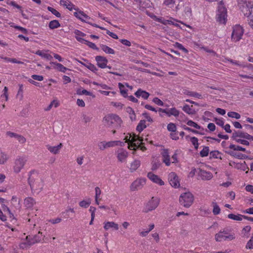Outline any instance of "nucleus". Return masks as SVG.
Listing matches in <instances>:
<instances>
[{
	"instance_id": "nucleus-1",
	"label": "nucleus",
	"mask_w": 253,
	"mask_h": 253,
	"mask_svg": "<svg viewBox=\"0 0 253 253\" xmlns=\"http://www.w3.org/2000/svg\"><path fill=\"white\" fill-rule=\"evenodd\" d=\"M235 237L236 235L233 229L230 226L225 227L215 235V240L218 242L223 241H231Z\"/></svg>"
},
{
	"instance_id": "nucleus-2",
	"label": "nucleus",
	"mask_w": 253,
	"mask_h": 253,
	"mask_svg": "<svg viewBox=\"0 0 253 253\" xmlns=\"http://www.w3.org/2000/svg\"><path fill=\"white\" fill-rule=\"evenodd\" d=\"M102 122L105 126L114 128L120 127L122 123L121 119L119 116L114 114L106 115L103 118Z\"/></svg>"
},
{
	"instance_id": "nucleus-3",
	"label": "nucleus",
	"mask_w": 253,
	"mask_h": 253,
	"mask_svg": "<svg viewBox=\"0 0 253 253\" xmlns=\"http://www.w3.org/2000/svg\"><path fill=\"white\" fill-rule=\"evenodd\" d=\"M125 139L126 140L125 142L128 143V148L130 150H136L138 148H140L142 151L146 149L144 146H141L143 143V138L142 137L133 134L132 137L130 136L129 138L126 136Z\"/></svg>"
},
{
	"instance_id": "nucleus-4",
	"label": "nucleus",
	"mask_w": 253,
	"mask_h": 253,
	"mask_svg": "<svg viewBox=\"0 0 253 253\" xmlns=\"http://www.w3.org/2000/svg\"><path fill=\"white\" fill-rule=\"evenodd\" d=\"M42 233L39 231L37 235L27 236L25 240L20 244V248L22 249H27L35 243L40 242L42 239Z\"/></svg>"
},
{
	"instance_id": "nucleus-5",
	"label": "nucleus",
	"mask_w": 253,
	"mask_h": 253,
	"mask_svg": "<svg viewBox=\"0 0 253 253\" xmlns=\"http://www.w3.org/2000/svg\"><path fill=\"white\" fill-rule=\"evenodd\" d=\"M28 181L32 190H41L43 188V183L41 179L38 177L37 172H30Z\"/></svg>"
},
{
	"instance_id": "nucleus-6",
	"label": "nucleus",
	"mask_w": 253,
	"mask_h": 253,
	"mask_svg": "<svg viewBox=\"0 0 253 253\" xmlns=\"http://www.w3.org/2000/svg\"><path fill=\"white\" fill-rule=\"evenodd\" d=\"M253 8V1L251 0L238 1V9L240 11V14L249 17L252 14Z\"/></svg>"
},
{
	"instance_id": "nucleus-7",
	"label": "nucleus",
	"mask_w": 253,
	"mask_h": 253,
	"mask_svg": "<svg viewBox=\"0 0 253 253\" xmlns=\"http://www.w3.org/2000/svg\"><path fill=\"white\" fill-rule=\"evenodd\" d=\"M179 201L180 205L185 208H189L194 202V196L189 192H185L181 194Z\"/></svg>"
},
{
	"instance_id": "nucleus-8",
	"label": "nucleus",
	"mask_w": 253,
	"mask_h": 253,
	"mask_svg": "<svg viewBox=\"0 0 253 253\" xmlns=\"http://www.w3.org/2000/svg\"><path fill=\"white\" fill-rule=\"evenodd\" d=\"M216 19L219 23L225 24L226 22L227 10L222 1L219 3Z\"/></svg>"
},
{
	"instance_id": "nucleus-9",
	"label": "nucleus",
	"mask_w": 253,
	"mask_h": 253,
	"mask_svg": "<svg viewBox=\"0 0 253 253\" xmlns=\"http://www.w3.org/2000/svg\"><path fill=\"white\" fill-rule=\"evenodd\" d=\"M27 161V157L26 156H19L15 160L13 167V170L15 173H19L24 168Z\"/></svg>"
},
{
	"instance_id": "nucleus-10",
	"label": "nucleus",
	"mask_w": 253,
	"mask_h": 253,
	"mask_svg": "<svg viewBox=\"0 0 253 253\" xmlns=\"http://www.w3.org/2000/svg\"><path fill=\"white\" fill-rule=\"evenodd\" d=\"M168 180L170 185L177 188L180 186V181L177 175L174 172H171L168 175Z\"/></svg>"
},
{
	"instance_id": "nucleus-11",
	"label": "nucleus",
	"mask_w": 253,
	"mask_h": 253,
	"mask_svg": "<svg viewBox=\"0 0 253 253\" xmlns=\"http://www.w3.org/2000/svg\"><path fill=\"white\" fill-rule=\"evenodd\" d=\"M115 154L119 162L126 163V159L128 156V153L126 150L123 148H119L116 151Z\"/></svg>"
},
{
	"instance_id": "nucleus-12",
	"label": "nucleus",
	"mask_w": 253,
	"mask_h": 253,
	"mask_svg": "<svg viewBox=\"0 0 253 253\" xmlns=\"http://www.w3.org/2000/svg\"><path fill=\"white\" fill-rule=\"evenodd\" d=\"M159 199L156 197H152L147 203L145 208V212H148L155 210L159 204Z\"/></svg>"
},
{
	"instance_id": "nucleus-13",
	"label": "nucleus",
	"mask_w": 253,
	"mask_h": 253,
	"mask_svg": "<svg viewBox=\"0 0 253 253\" xmlns=\"http://www.w3.org/2000/svg\"><path fill=\"white\" fill-rule=\"evenodd\" d=\"M146 183L145 178H139L135 180L130 185V189L131 191H135L140 188Z\"/></svg>"
},
{
	"instance_id": "nucleus-14",
	"label": "nucleus",
	"mask_w": 253,
	"mask_h": 253,
	"mask_svg": "<svg viewBox=\"0 0 253 253\" xmlns=\"http://www.w3.org/2000/svg\"><path fill=\"white\" fill-rule=\"evenodd\" d=\"M147 177L153 182L162 186L164 185V182L157 175L154 174L151 172L147 174Z\"/></svg>"
},
{
	"instance_id": "nucleus-15",
	"label": "nucleus",
	"mask_w": 253,
	"mask_h": 253,
	"mask_svg": "<svg viewBox=\"0 0 253 253\" xmlns=\"http://www.w3.org/2000/svg\"><path fill=\"white\" fill-rule=\"evenodd\" d=\"M95 60L99 67L103 69L106 68L108 60L106 57L99 55L96 56L95 57Z\"/></svg>"
},
{
	"instance_id": "nucleus-16",
	"label": "nucleus",
	"mask_w": 253,
	"mask_h": 253,
	"mask_svg": "<svg viewBox=\"0 0 253 253\" xmlns=\"http://www.w3.org/2000/svg\"><path fill=\"white\" fill-rule=\"evenodd\" d=\"M75 16H76L77 18L81 20L82 21L85 22L87 23H89L88 20L90 19V18L85 14L84 12L82 11H80L79 12H75L74 13Z\"/></svg>"
},
{
	"instance_id": "nucleus-17",
	"label": "nucleus",
	"mask_w": 253,
	"mask_h": 253,
	"mask_svg": "<svg viewBox=\"0 0 253 253\" xmlns=\"http://www.w3.org/2000/svg\"><path fill=\"white\" fill-rule=\"evenodd\" d=\"M163 162L167 166H169L170 165V155L168 149H164L161 153Z\"/></svg>"
},
{
	"instance_id": "nucleus-18",
	"label": "nucleus",
	"mask_w": 253,
	"mask_h": 253,
	"mask_svg": "<svg viewBox=\"0 0 253 253\" xmlns=\"http://www.w3.org/2000/svg\"><path fill=\"white\" fill-rule=\"evenodd\" d=\"M46 147L50 153L53 154H57L59 153L60 149L62 147V144L60 143L58 145L54 146L48 144L46 145Z\"/></svg>"
},
{
	"instance_id": "nucleus-19",
	"label": "nucleus",
	"mask_w": 253,
	"mask_h": 253,
	"mask_svg": "<svg viewBox=\"0 0 253 253\" xmlns=\"http://www.w3.org/2000/svg\"><path fill=\"white\" fill-rule=\"evenodd\" d=\"M199 175L203 180H208L212 177V174L209 171L200 169Z\"/></svg>"
},
{
	"instance_id": "nucleus-20",
	"label": "nucleus",
	"mask_w": 253,
	"mask_h": 253,
	"mask_svg": "<svg viewBox=\"0 0 253 253\" xmlns=\"http://www.w3.org/2000/svg\"><path fill=\"white\" fill-rule=\"evenodd\" d=\"M36 204V201L32 197H27L25 199L24 201V206L27 209H31L33 208L34 206Z\"/></svg>"
},
{
	"instance_id": "nucleus-21",
	"label": "nucleus",
	"mask_w": 253,
	"mask_h": 253,
	"mask_svg": "<svg viewBox=\"0 0 253 253\" xmlns=\"http://www.w3.org/2000/svg\"><path fill=\"white\" fill-rule=\"evenodd\" d=\"M134 95L138 98L142 97L144 99H147L150 96L149 92L139 88L134 93Z\"/></svg>"
},
{
	"instance_id": "nucleus-22",
	"label": "nucleus",
	"mask_w": 253,
	"mask_h": 253,
	"mask_svg": "<svg viewBox=\"0 0 253 253\" xmlns=\"http://www.w3.org/2000/svg\"><path fill=\"white\" fill-rule=\"evenodd\" d=\"M104 228L106 230H109L110 228H113L115 230L119 229V225L113 221H108L104 223Z\"/></svg>"
},
{
	"instance_id": "nucleus-23",
	"label": "nucleus",
	"mask_w": 253,
	"mask_h": 253,
	"mask_svg": "<svg viewBox=\"0 0 253 253\" xmlns=\"http://www.w3.org/2000/svg\"><path fill=\"white\" fill-rule=\"evenodd\" d=\"M50 64L51 65H53V66L52 67L53 69H57L61 72L65 73L67 70V68L66 67H64L62 64L60 63H58L57 62H51Z\"/></svg>"
},
{
	"instance_id": "nucleus-24",
	"label": "nucleus",
	"mask_w": 253,
	"mask_h": 253,
	"mask_svg": "<svg viewBox=\"0 0 253 253\" xmlns=\"http://www.w3.org/2000/svg\"><path fill=\"white\" fill-rule=\"evenodd\" d=\"M184 16L186 18H190L192 16L191 8L188 3L184 4Z\"/></svg>"
},
{
	"instance_id": "nucleus-25",
	"label": "nucleus",
	"mask_w": 253,
	"mask_h": 253,
	"mask_svg": "<svg viewBox=\"0 0 253 253\" xmlns=\"http://www.w3.org/2000/svg\"><path fill=\"white\" fill-rule=\"evenodd\" d=\"M179 115V111L174 107L167 109V115L169 117L171 116L177 117Z\"/></svg>"
},
{
	"instance_id": "nucleus-26",
	"label": "nucleus",
	"mask_w": 253,
	"mask_h": 253,
	"mask_svg": "<svg viewBox=\"0 0 253 253\" xmlns=\"http://www.w3.org/2000/svg\"><path fill=\"white\" fill-rule=\"evenodd\" d=\"M0 58L5 60L7 62H11L13 63H17L19 64H23L24 62L17 60L16 58H11L7 57H4L0 55Z\"/></svg>"
},
{
	"instance_id": "nucleus-27",
	"label": "nucleus",
	"mask_w": 253,
	"mask_h": 253,
	"mask_svg": "<svg viewBox=\"0 0 253 253\" xmlns=\"http://www.w3.org/2000/svg\"><path fill=\"white\" fill-rule=\"evenodd\" d=\"M9 159V157L0 149V165L4 164Z\"/></svg>"
},
{
	"instance_id": "nucleus-28",
	"label": "nucleus",
	"mask_w": 253,
	"mask_h": 253,
	"mask_svg": "<svg viewBox=\"0 0 253 253\" xmlns=\"http://www.w3.org/2000/svg\"><path fill=\"white\" fill-rule=\"evenodd\" d=\"M107 148L114 147L116 145H120L121 146H124L125 143L120 141H111L106 142Z\"/></svg>"
},
{
	"instance_id": "nucleus-29",
	"label": "nucleus",
	"mask_w": 253,
	"mask_h": 253,
	"mask_svg": "<svg viewBox=\"0 0 253 253\" xmlns=\"http://www.w3.org/2000/svg\"><path fill=\"white\" fill-rule=\"evenodd\" d=\"M140 166V161L138 160H135L131 163L130 170L133 172L136 170Z\"/></svg>"
},
{
	"instance_id": "nucleus-30",
	"label": "nucleus",
	"mask_w": 253,
	"mask_h": 253,
	"mask_svg": "<svg viewBox=\"0 0 253 253\" xmlns=\"http://www.w3.org/2000/svg\"><path fill=\"white\" fill-rule=\"evenodd\" d=\"M100 46L101 49L106 53L112 54H115V51L112 48L104 44H101Z\"/></svg>"
},
{
	"instance_id": "nucleus-31",
	"label": "nucleus",
	"mask_w": 253,
	"mask_h": 253,
	"mask_svg": "<svg viewBox=\"0 0 253 253\" xmlns=\"http://www.w3.org/2000/svg\"><path fill=\"white\" fill-rule=\"evenodd\" d=\"M184 93L188 96L196 97L199 99H201L202 96L201 94L194 91H191L189 90H186Z\"/></svg>"
},
{
	"instance_id": "nucleus-32",
	"label": "nucleus",
	"mask_w": 253,
	"mask_h": 253,
	"mask_svg": "<svg viewBox=\"0 0 253 253\" xmlns=\"http://www.w3.org/2000/svg\"><path fill=\"white\" fill-rule=\"evenodd\" d=\"M222 154L218 151H212L210 153V158L211 159H222Z\"/></svg>"
},
{
	"instance_id": "nucleus-33",
	"label": "nucleus",
	"mask_w": 253,
	"mask_h": 253,
	"mask_svg": "<svg viewBox=\"0 0 253 253\" xmlns=\"http://www.w3.org/2000/svg\"><path fill=\"white\" fill-rule=\"evenodd\" d=\"M251 229L250 226H246L242 229L241 233V235L244 237H248Z\"/></svg>"
},
{
	"instance_id": "nucleus-34",
	"label": "nucleus",
	"mask_w": 253,
	"mask_h": 253,
	"mask_svg": "<svg viewBox=\"0 0 253 253\" xmlns=\"http://www.w3.org/2000/svg\"><path fill=\"white\" fill-rule=\"evenodd\" d=\"M60 26V24L58 20H53L49 23V27L50 29H54Z\"/></svg>"
},
{
	"instance_id": "nucleus-35",
	"label": "nucleus",
	"mask_w": 253,
	"mask_h": 253,
	"mask_svg": "<svg viewBox=\"0 0 253 253\" xmlns=\"http://www.w3.org/2000/svg\"><path fill=\"white\" fill-rule=\"evenodd\" d=\"M145 120H141L136 127V130L139 132H141L144 128L146 127Z\"/></svg>"
},
{
	"instance_id": "nucleus-36",
	"label": "nucleus",
	"mask_w": 253,
	"mask_h": 253,
	"mask_svg": "<svg viewBox=\"0 0 253 253\" xmlns=\"http://www.w3.org/2000/svg\"><path fill=\"white\" fill-rule=\"evenodd\" d=\"M74 213L75 211L74 209L68 208L65 210V211L61 213V216L64 218H68L70 217V212Z\"/></svg>"
},
{
	"instance_id": "nucleus-37",
	"label": "nucleus",
	"mask_w": 253,
	"mask_h": 253,
	"mask_svg": "<svg viewBox=\"0 0 253 253\" xmlns=\"http://www.w3.org/2000/svg\"><path fill=\"white\" fill-rule=\"evenodd\" d=\"M81 63L93 72H95L97 71L96 67L93 64L87 62L86 63H84L83 62H81Z\"/></svg>"
},
{
	"instance_id": "nucleus-38",
	"label": "nucleus",
	"mask_w": 253,
	"mask_h": 253,
	"mask_svg": "<svg viewBox=\"0 0 253 253\" xmlns=\"http://www.w3.org/2000/svg\"><path fill=\"white\" fill-rule=\"evenodd\" d=\"M238 137H243L248 140H253V136L246 132H242L238 131Z\"/></svg>"
},
{
	"instance_id": "nucleus-39",
	"label": "nucleus",
	"mask_w": 253,
	"mask_h": 253,
	"mask_svg": "<svg viewBox=\"0 0 253 253\" xmlns=\"http://www.w3.org/2000/svg\"><path fill=\"white\" fill-rule=\"evenodd\" d=\"M209 152V147L208 146H205L200 153V156L202 157H207L208 156Z\"/></svg>"
},
{
	"instance_id": "nucleus-40",
	"label": "nucleus",
	"mask_w": 253,
	"mask_h": 253,
	"mask_svg": "<svg viewBox=\"0 0 253 253\" xmlns=\"http://www.w3.org/2000/svg\"><path fill=\"white\" fill-rule=\"evenodd\" d=\"M91 201L90 199H88L86 201L83 200L79 203L80 207L84 208H87L90 204Z\"/></svg>"
},
{
	"instance_id": "nucleus-41",
	"label": "nucleus",
	"mask_w": 253,
	"mask_h": 253,
	"mask_svg": "<svg viewBox=\"0 0 253 253\" xmlns=\"http://www.w3.org/2000/svg\"><path fill=\"white\" fill-rule=\"evenodd\" d=\"M167 129L169 131L175 132L176 130V126L174 124L170 123L168 125Z\"/></svg>"
},
{
	"instance_id": "nucleus-42",
	"label": "nucleus",
	"mask_w": 253,
	"mask_h": 253,
	"mask_svg": "<svg viewBox=\"0 0 253 253\" xmlns=\"http://www.w3.org/2000/svg\"><path fill=\"white\" fill-rule=\"evenodd\" d=\"M127 112L129 113L130 115V119L133 121L136 120V115L135 114L134 110L130 107H128L127 108Z\"/></svg>"
},
{
	"instance_id": "nucleus-43",
	"label": "nucleus",
	"mask_w": 253,
	"mask_h": 253,
	"mask_svg": "<svg viewBox=\"0 0 253 253\" xmlns=\"http://www.w3.org/2000/svg\"><path fill=\"white\" fill-rule=\"evenodd\" d=\"M190 141L192 144L194 146L196 149H197L199 147L198 139L197 137L193 136L191 137Z\"/></svg>"
},
{
	"instance_id": "nucleus-44",
	"label": "nucleus",
	"mask_w": 253,
	"mask_h": 253,
	"mask_svg": "<svg viewBox=\"0 0 253 253\" xmlns=\"http://www.w3.org/2000/svg\"><path fill=\"white\" fill-rule=\"evenodd\" d=\"M186 124L188 126L194 127L197 129H200L201 128V127L200 126H199L195 122H194L191 120L188 121V122H187Z\"/></svg>"
},
{
	"instance_id": "nucleus-45",
	"label": "nucleus",
	"mask_w": 253,
	"mask_h": 253,
	"mask_svg": "<svg viewBox=\"0 0 253 253\" xmlns=\"http://www.w3.org/2000/svg\"><path fill=\"white\" fill-rule=\"evenodd\" d=\"M175 0H165L164 4L169 7L172 8L175 3Z\"/></svg>"
},
{
	"instance_id": "nucleus-46",
	"label": "nucleus",
	"mask_w": 253,
	"mask_h": 253,
	"mask_svg": "<svg viewBox=\"0 0 253 253\" xmlns=\"http://www.w3.org/2000/svg\"><path fill=\"white\" fill-rule=\"evenodd\" d=\"M174 46L178 48L179 49L183 51L185 53H187L188 52V50L187 49H186L182 44L179 43V42H175V44H174Z\"/></svg>"
},
{
	"instance_id": "nucleus-47",
	"label": "nucleus",
	"mask_w": 253,
	"mask_h": 253,
	"mask_svg": "<svg viewBox=\"0 0 253 253\" xmlns=\"http://www.w3.org/2000/svg\"><path fill=\"white\" fill-rule=\"evenodd\" d=\"M47 9L50 11L53 14H54L55 16H56L57 17H60L61 14L57 11L56 9H54L53 8L48 6Z\"/></svg>"
},
{
	"instance_id": "nucleus-48",
	"label": "nucleus",
	"mask_w": 253,
	"mask_h": 253,
	"mask_svg": "<svg viewBox=\"0 0 253 253\" xmlns=\"http://www.w3.org/2000/svg\"><path fill=\"white\" fill-rule=\"evenodd\" d=\"M182 110L186 113L188 114H193V110H192V109L190 107V106L187 105V104H186L185 105L183 108H182Z\"/></svg>"
},
{
	"instance_id": "nucleus-49",
	"label": "nucleus",
	"mask_w": 253,
	"mask_h": 253,
	"mask_svg": "<svg viewBox=\"0 0 253 253\" xmlns=\"http://www.w3.org/2000/svg\"><path fill=\"white\" fill-rule=\"evenodd\" d=\"M74 34L75 35V38L76 40H77V39L79 38L84 37L86 35L84 33L78 30H75L74 31Z\"/></svg>"
},
{
	"instance_id": "nucleus-50",
	"label": "nucleus",
	"mask_w": 253,
	"mask_h": 253,
	"mask_svg": "<svg viewBox=\"0 0 253 253\" xmlns=\"http://www.w3.org/2000/svg\"><path fill=\"white\" fill-rule=\"evenodd\" d=\"M212 212L214 215L218 214L220 212V209L216 203L213 204V209Z\"/></svg>"
},
{
	"instance_id": "nucleus-51",
	"label": "nucleus",
	"mask_w": 253,
	"mask_h": 253,
	"mask_svg": "<svg viewBox=\"0 0 253 253\" xmlns=\"http://www.w3.org/2000/svg\"><path fill=\"white\" fill-rule=\"evenodd\" d=\"M238 169H241L242 171H245L246 169H249L245 162H243V163L238 162Z\"/></svg>"
},
{
	"instance_id": "nucleus-52",
	"label": "nucleus",
	"mask_w": 253,
	"mask_h": 253,
	"mask_svg": "<svg viewBox=\"0 0 253 253\" xmlns=\"http://www.w3.org/2000/svg\"><path fill=\"white\" fill-rule=\"evenodd\" d=\"M77 94H79V95L84 94L86 95L90 96V95H91V93L89 91H87L85 89H83V90L79 89L77 91Z\"/></svg>"
},
{
	"instance_id": "nucleus-53",
	"label": "nucleus",
	"mask_w": 253,
	"mask_h": 253,
	"mask_svg": "<svg viewBox=\"0 0 253 253\" xmlns=\"http://www.w3.org/2000/svg\"><path fill=\"white\" fill-rule=\"evenodd\" d=\"M246 248L248 249H253V236L251 239L247 242Z\"/></svg>"
},
{
	"instance_id": "nucleus-54",
	"label": "nucleus",
	"mask_w": 253,
	"mask_h": 253,
	"mask_svg": "<svg viewBox=\"0 0 253 253\" xmlns=\"http://www.w3.org/2000/svg\"><path fill=\"white\" fill-rule=\"evenodd\" d=\"M153 102L159 106H163L164 105L163 102L158 97L154 98Z\"/></svg>"
},
{
	"instance_id": "nucleus-55",
	"label": "nucleus",
	"mask_w": 253,
	"mask_h": 253,
	"mask_svg": "<svg viewBox=\"0 0 253 253\" xmlns=\"http://www.w3.org/2000/svg\"><path fill=\"white\" fill-rule=\"evenodd\" d=\"M106 142L105 141H102L98 143V146L100 150H104L105 149L107 148V144Z\"/></svg>"
},
{
	"instance_id": "nucleus-56",
	"label": "nucleus",
	"mask_w": 253,
	"mask_h": 253,
	"mask_svg": "<svg viewBox=\"0 0 253 253\" xmlns=\"http://www.w3.org/2000/svg\"><path fill=\"white\" fill-rule=\"evenodd\" d=\"M83 117V120L85 123H87L90 122L92 118V117L90 115H87L85 114H84Z\"/></svg>"
},
{
	"instance_id": "nucleus-57",
	"label": "nucleus",
	"mask_w": 253,
	"mask_h": 253,
	"mask_svg": "<svg viewBox=\"0 0 253 253\" xmlns=\"http://www.w3.org/2000/svg\"><path fill=\"white\" fill-rule=\"evenodd\" d=\"M173 21H176V20L174 19L171 18V20H165L164 22H162V23L163 24H169V25H175L176 26H178V25L177 24H175L174 23Z\"/></svg>"
},
{
	"instance_id": "nucleus-58",
	"label": "nucleus",
	"mask_w": 253,
	"mask_h": 253,
	"mask_svg": "<svg viewBox=\"0 0 253 253\" xmlns=\"http://www.w3.org/2000/svg\"><path fill=\"white\" fill-rule=\"evenodd\" d=\"M238 42H240V40L241 39V36L243 35L244 33V30L243 28L239 25H238Z\"/></svg>"
},
{
	"instance_id": "nucleus-59",
	"label": "nucleus",
	"mask_w": 253,
	"mask_h": 253,
	"mask_svg": "<svg viewBox=\"0 0 253 253\" xmlns=\"http://www.w3.org/2000/svg\"><path fill=\"white\" fill-rule=\"evenodd\" d=\"M119 85L120 88V92H121V94L124 97H127V96H128L127 95V90H125V89H122L121 88V86H123V84L121 83H119Z\"/></svg>"
},
{
	"instance_id": "nucleus-60",
	"label": "nucleus",
	"mask_w": 253,
	"mask_h": 253,
	"mask_svg": "<svg viewBox=\"0 0 253 253\" xmlns=\"http://www.w3.org/2000/svg\"><path fill=\"white\" fill-rule=\"evenodd\" d=\"M54 103H56V104L54 105V107L56 108L57 107H58L59 105L58 102L55 100H53L50 103V104L47 107V108L45 109V110L49 111L52 108V107L53 106Z\"/></svg>"
},
{
	"instance_id": "nucleus-61",
	"label": "nucleus",
	"mask_w": 253,
	"mask_h": 253,
	"mask_svg": "<svg viewBox=\"0 0 253 253\" xmlns=\"http://www.w3.org/2000/svg\"><path fill=\"white\" fill-rule=\"evenodd\" d=\"M35 54L40 56L41 57L43 58H45L46 55L47 54V53L41 50H37Z\"/></svg>"
},
{
	"instance_id": "nucleus-62",
	"label": "nucleus",
	"mask_w": 253,
	"mask_h": 253,
	"mask_svg": "<svg viewBox=\"0 0 253 253\" xmlns=\"http://www.w3.org/2000/svg\"><path fill=\"white\" fill-rule=\"evenodd\" d=\"M138 3V4L140 7L145 8L147 6V4L145 3V0H135Z\"/></svg>"
},
{
	"instance_id": "nucleus-63",
	"label": "nucleus",
	"mask_w": 253,
	"mask_h": 253,
	"mask_svg": "<svg viewBox=\"0 0 253 253\" xmlns=\"http://www.w3.org/2000/svg\"><path fill=\"white\" fill-rule=\"evenodd\" d=\"M31 77L33 80L39 81H42L43 80V76H41V75H33L31 76Z\"/></svg>"
},
{
	"instance_id": "nucleus-64",
	"label": "nucleus",
	"mask_w": 253,
	"mask_h": 253,
	"mask_svg": "<svg viewBox=\"0 0 253 253\" xmlns=\"http://www.w3.org/2000/svg\"><path fill=\"white\" fill-rule=\"evenodd\" d=\"M227 153L230 155L236 157L237 156V150H228Z\"/></svg>"
}]
</instances>
